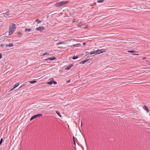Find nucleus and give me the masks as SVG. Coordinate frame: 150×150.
<instances>
[{
  "mask_svg": "<svg viewBox=\"0 0 150 150\" xmlns=\"http://www.w3.org/2000/svg\"><path fill=\"white\" fill-rule=\"evenodd\" d=\"M16 28V24L14 23L12 24L9 27V35L12 34L15 31Z\"/></svg>",
  "mask_w": 150,
  "mask_h": 150,
  "instance_id": "nucleus-1",
  "label": "nucleus"
},
{
  "mask_svg": "<svg viewBox=\"0 0 150 150\" xmlns=\"http://www.w3.org/2000/svg\"><path fill=\"white\" fill-rule=\"evenodd\" d=\"M68 2V1L57 2L54 4V6L56 7L62 6L67 4Z\"/></svg>",
  "mask_w": 150,
  "mask_h": 150,
  "instance_id": "nucleus-2",
  "label": "nucleus"
},
{
  "mask_svg": "<svg viewBox=\"0 0 150 150\" xmlns=\"http://www.w3.org/2000/svg\"><path fill=\"white\" fill-rule=\"evenodd\" d=\"M105 52L106 50L105 49L98 50L96 51V53H97L96 54H100Z\"/></svg>",
  "mask_w": 150,
  "mask_h": 150,
  "instance_id": "nucleus-3",
  "label": "nucleus"
},
{
  "mask_svg": "<svg viewBox=\"0 0 150 150\" xmlns=\"http://www.w3.org/2000/svg\"><path fill=\"white\" fill-rule=\"evenodd\" d=\"M42 114H38L36 115H34V116H33L30 119V120H32L33 119L35 118H36L37 117H41V116H42Z\"/></svg>",
  "mask_w": 150,
  "mask_h": 150,
  "instance_id": "nucleus-4",
  "label": "nucleus"
},
{
  "mask_svg": "<svg viewBox=\"0 0 150 150\" xmlns=\"http://www.w3.org/2000/svg\"><path fill=\"white\" fill-rule=\"evenodd\" d=\"M45 29L44 27L43 26H40L36 28V30H39L40 32L42 31L43 30H45Z\"/></svg>",
  "mask_w": 150,
  "mask_h": 150,
  "instance_id": "nucleus-5",
  "label": "nucleus"
},
{
  "mask_svg": "<svg viewBox=\"0 0 150 150\" xmlns=\"http://www.w3.org/2000/svg\"><path fill=\"white\" fill-rule=\"evenodd\" d=\"M53 83L54 84H56L57 83L56 81H54L53 79L52 80H51L50 81L47 82V84L50 85H52Z\"/></svg>",
  "mask_w": 150,
  "mask_h": 150,
  "instance_id": "nucleus-6",
  "label": "nucleus"
},
{
  "mask_svg": "<svg viewBox=\"0 0 150 150\" xmlns=\"http://www.w3.org/2000/svg\"><path fill=\"white\" fill-rule=\"evenodd\" d=\"M55 59H56V57H52L49 58L48 59H45V60H46L47 61H48V60H50L51 61H52V60H54Z\"/></svg>",
  "mask_w": 150,
  "mask_h": 150,
  "instance_id": "nucleus-7",
  "label": "nucleus"
},
{
  "mask_svg": "<svg viewBox=\"0 0 150 150\" xmlns=\"http://www.w3.org/2000/svg\"><path fill=\"white\" fill-rule=\"evenodd\" d=\"M143 109L146 110L147 113H148L149 112V110L148 109V108L147 107L146 105H144L143 106Z\"/></svg>",
  "mask_w": 150,
  "mask_h": 150,
  "instance_id": "nucleus-8",
  "label": "nucleus"
},
{
  "mask_svg": "<svg viewBox=\"0 0 150 150\" xmlns=\"http://www.w3.org/2000/svg\"><path fill=\"white\" fill-rule=\"evenodd\" d=\"M91 60V59L90 58H89L88 59H87L85 60L84 61H82L80 62V64H84L88 60Z\"/></svg>",
  "mask_w": 150,
  "mask_h": 150,
  "instance_id": "nucleus-9",
  "label": "nucleus"
},
{
  "mask_svg": "<svg viewBox=\"0 0 150 150\" xmlns=\"http://www.w3.org/2000/svg\"><path fill=\"white\" fill-rule=\"evenodd\" d=\"M13 43H10L8 45V44H7L6 45V47H8V46H9L10 47H13Z\"/></svg>",
  "mask_w": 150,
  "mask_h": 150,
  "instance_id": "nucleus-10",
  "label": "nucleus"
},
{
  "mask_svg": "<svg viewBox=\"0 0 150 150\" xmlns=\"http://www.w3.org/2000/svg\"><path fill=\"white\" fill-rule=\"evenodd\" d=\"M73 66V64H71L70 65H69L67 67V68L66 69H68V70H69V69H71V68Z\"/></svg>",
  "mask_w": 150,
  "mask_h": 150,
  "instance_id": "nucleus-11",
  "label": "nucleus"
},
{
  "mask_svg": "<svg viewBox=\"0 0 150 150\" xmlns=\"http://www.w3.org/2000/svg\"><path fill=\"white\" fill-rule=\"evenodd\" d=\"M26 84V83H24L19 87V89H20L22 88L23 86H25Z\"/></svg>",
  "mask_w": 150,
  "mask_h": 150,
  "instance_id": "nucleus-12",
  "label": "nucleus"
},
{
  "mask_svg": "<svg viewBox=\"0 0 150 150\" xmlns=\"http://www.w3.org/2000/svg\"><path fill=\"white\" fill-rule=\"evenodd\" d=\"M31 29L30 28H26V29H25V32H27V31L30 32V31H31Z\"/></svg>",
  "mask_w": 150,
  "mask_h": 150,
  "instance_id": "nucleus-13",
  "label": "nucleus"
},
{
  "mask_svg": "<svg viewBox=\"0 0 150 150\" xmlns=\"http://www.w3.org/2000/svg\"><path fill=\"white\" fill-rule=\"evenodd\" d=\"M95 53H96V51L94 50L91 51L90 53V54H95Z\"/></svg>",
  "mask_w": 150,
  "mask_h": 150,
  "instance_id": "nucleus-14",
  "label": "nucleus"
},
{
  "mask_svg": "<svg viewBox=\"0 0 150 150\" xmlns=\"http://www.w3.org/2000/svg\"><path fill=\"white\" fill-rule=\"evenodd\" d=\"M56 113L60 117H61V114L58 111H56Z\"/></svg>",
  "mask_w": 150,
  "mask_h": 150,
  "instance_id": "nucleus-15",
  "label": "nucleus"
},
{
  "mask_svg": "<svg viewBox=\"0 0 150 150\" xmlns=\"http://www.w3.org/2000/svg\"><path fill=\"white\" fill-rule=\"evenodd\" d=\"M29 82L30 83L32 84V83H36L37 81H30Z\"/></svg>",
  "mask_w": 150,
  "mask_h": 150,
  "instance_id": "nucleus-16",
  "label": "nucleus"
},
{
  "mask_svg": "<svg viewBox=\"0 0 150 150\" xmlns=\"http://www.w3.org/2000/svg\"><path fill=\"white\" fill-rule=\"evenodd\" d=\"M19 84H20V83H17L16 84H15L14 85V88H16L17 87H18L19 85Z\"/></svg>",
  "mask_w": 150,
  "mask_h": 150,
  "instance_id": "nucleus-17",
  "label": "nucleus"
},
{
  "mask_svg": "<svg viewBox=\"0 0 150 150\" xmlns=\"http://www.w3.org/2000/svg\"><path fill=\"white\" fill-rule=\"evenodd\" d=\"M36 22H37L38 23H39L42 22L41 21H39V19H37L36 20Z\"/></svg>",
  "mask_w": 150,
  "mask_h": 150,
  "instance_id": "nucleus-18",
  "label": "nucleus"
},
{
  "mask_svg": "<svg viewBox=\"0 0 150 150\" xmlns=\"http://www.w3.org/2000/svg\"><path fill=\"white\" fill-rule=\"evenodd\" d=\"M104 1V0H98L97 1V2L99 3H102Z\"/></svg>",
  "mask_w": 150,
  "mask_h": 150,
  "instance_id": "nucleus-19",
  "label": "nucleus"
},
{
  "mask_svg": "<svg viewBox=\"0 0 150 150\" xmlns=\"http://www.w3.org/2000/svg\"><path fill=\"white\" fill-rule=\"evenodd\" d=\"M49 55V53H47V52H45L44 53H43L42 55L45 56V55Z\"/></svg>",
  "mask_w": 150,
  "mask_h": 150,
  "instance_id": "nucleus-20",
  "label": "nucleus"
},
{
  "mask_svg": "<svg viewBox=\"0 0 150 150\" xmlns=\"http://www.w3.org/2000/svg\"><path fill=\"white\" fill-rule=\"evenodd\" d=\"M64 44L63 42H59L57 43V45H59L62 44Z\"/></svg>",
  "mask_w": 150,
  "mask_h": 150,
  "instance_id": "nucleus-21",
  "label": "nucleus"
},
{
  "mask_svg": "<svg viewBox=\"0 0 150 150\" xmlns=\"http://www.w3.org/2000/svg\"><path fill=\"white\" fill-rule=\"evenodd\" d=\"M78 58V57L77 56H74L72 58V59H77Z\"/></svg>",
  "mask_w": 150,
  "mask_h": 150,
  "instance_id": "nucleus-22",
  "label": "nucleus"
},
{
  "mask_svg": "<svg viewBox=\"0 0 150 150\" xmlns=\"http://www.w3.org/2000/svg\"><path fill=\"white\" fill-rule=\"evenodd\" d=\"M3 142V139L2 138H1L0 141V145L1 144L2 142Z\"/></svg>",
  "mask_w": 150,
  "mask_h": 150,
  "instance_id": "nucleus-23",
  "label": "nucleus"
},
{
  "mask_svg": "<svg viewBox=\"0 0 150 150\" xmlns=\"http://www.w3.org/2000/svg\"><path fill=\"white\" fill-rule=\"evenodd\" d=\"M74 138H75L74 137H73V141H74V144L75 145H76V143H75V141Z\"/></svg>",
  "mask_w": 150,
  "mask_h": 150,
  "instance_id": "nucleus-24",
  "label": "nucleus"
},
{
  "mask_svg": "<svg viewBox=\"0 0 150 150\" xmlns=\"http://www.w3.org/2000/svg\"><path fill=\"white\" fill-rule=\"evenodd\" d=\"M128 52H132V53H133V52H135L134 51H133V50L128 51Z\"/></svg>",
  "mask_w": 150,
  "mask_h": 150,
  "instance_id": "nucleus-25",
  "label": "nucleus"
},
{
  "mask_svg": "<svg viewBox=\"0 0 150 150\" xmlns=\"http://www.w3.org/2000/svg\"><path fill=\"white\" fill-rule=\"evenodd\" d=\"M3 14V15H4V16H5V17H6L8 15V14Z\"/></svg>",
  "mask_w": 150,
  "mask_h": 150,
  "instance_id": "nucleus-26",
  "label": "nucleus"
},
{
  "mask_svg": "<svg viewBox=\"0 0 150 150\" xmlns=\"http://www.w3.org/2000/svg\"><path fill=\"white\" fill-rule=\"evenodd\" d=\"M132 54L133 55H139V54Z\"/></svg>",
  "mask_w": 150,
  "mask_h": 150,
  "instance_id": "nucleus-27",
  "label": "nucleus"
},
{
  "mask_svg": "<svg viewBox=\"0 0 150 150\" xmlns=\"http://www.w3.org/2000/svg\"><path fill=\"white\" fill-rule=\"evenodd\" d=\"M9 11H7L6 13H4V14H8V13L9 12Z\"/></svg>",
  "mask_w": 150,
  "mask_h": 150,
  "instance_id": "nucleus-28",
  "label": "nucleus"
},
{
  "mask_svg": "<svg viewBox=\"0 0 150 150\" xmlns=\"http://www.w3.org/2000/svg\"><path fill=\"white\" fill-rule=\"evenodd\" d=\"M2 58V55L0 53V59Z\"/></svg>",
  "mask_w": 150,
  "mask_h": 150,
  "instance_id": "nucleus-29",
  "label": "nucleus"
},
{
  "mask_svg": "<svg viewBox=\"0 0 150 150\" xmlns=\"http://www.w3.org/2000/svg\"><path fill=\"white\" fill-rule=\"evenodd\" d=\"M15 88H14V87H13V88L10 91H11L12 90H13Z\"/></svg>",
  "mask_w": 150,
  "mask_h": 150,
  "instance_id": "nucleus-30",
  "label": "nucleus"
},
{
  "mask_svg": "<svg viewBox=\"0 0 150 150\" xmlns=\"http://www.w3.org/2000/svg\"><path fill=\"white\" fill-rule=\"evenodd\" d=\"M67 83H70V80H68L67 81Z\"/></svg>",
  "mask_w": 150,
  "mask_h": 150,
  "instance_id": "nucleus-31",
  "label": "nucleus"
},
{
  "mask_svg": "<svg viewBox=\"0 0 150 150\" xmlns=\"http://www.w3.org/2000/svg\"><path fill=\"white\" fill-rule=\"evenodd\" d=\"M146 58L145 57H144L142 58L143 60H144L145 59H146Z\"/></svg>",
  "mask_w": 150,
  "mask_h": 150,
  "instance_id": "nucleus-32",
  "label": "nucleus"
},
{
  "mask_svg": "<svg viewBox=\"0 0 150 150\" xmlns=\"http://www.w3.org/2000/svg\"><path fill=\"white\" fill-rule=\"evenodd\" d=\"M86 44V43L85 42H83V45L84 46L85 45V44Z\"/></svg>",
  "mask_w": 150,
  "mask_h": 150,
  "instance_id": "nucleus-33",
  "label": "nucleus"
},
{
  "mask_svg": "<svg viewBox=\"0 0 150 150\" xmlns=\"http://www.w3.org/2000/svg\"><path fill=\"white\" fill-rule=\"evenodd\" d=\"M2 47H4V45L3 44H1L0 45Z\"/></svg>",
  "mask_w": 150,
  "mask_h": 150,
  "instance_id": "nucleus-34",
  "label": "nucleus"
},
{
  "mask_svg": "<svg viewBox=\"0 0 150 150\" xmlns=\"http://www.w3.org/2000/svg\"><path fill=\"white\" fill-rule=\"evenodd\" d=\"M76 45H76V44L74 45H73V46H76Z\"/></svg>",
  "mask_w": 150,
  "mask_h": 150,
  "instance_id": "nucleus-35",
  "label": "nucleus"
},
{
  "mask_svg": "<svg viewBox=\"0 0 150 150\" xmlns=\"http://www.w3.org/2000/svg\"><path fill=\"white\" fill-rule=\"evenodd\" d=\"M18 34H21V32H19L18 33Z\"/></svg>",
  "mask_w": 150,
  "mask_h": 150,
  "instance_id": "nucleus-36",
  "label": "nucleus"
},
{
  "mask_svg": "<svg viewBox=\"0 0 150 150\" xmlns=\"http://www.w3.org/2000/svg\"><path fill=\"white\" fill-rule=\"evenodd\" d=\"M149 65H150V63L149 64Z\"/></svg>",
  "mask_w": 150,
  "mask_h": 150,
  "instance_id": "nucleus-37",
  "label": "nucleus"
},
{
  "mask_svg": "<svg viewBox=\"0 0 150 150\" xmlns=\"http://www.w3.org/2000/svg\"><path fill=\"white\" fill-rule=\"evenodd\" d=\"M149 115H150V113H149Z\"/></svg>",
  "mask_w": 150,
  "mask_h": 150,
  "instance_id": "nucleus-38",
  "label": "nucleus"
}]
</instances>
